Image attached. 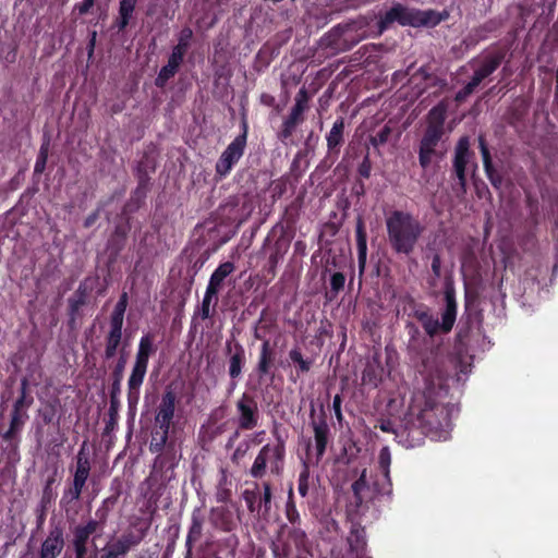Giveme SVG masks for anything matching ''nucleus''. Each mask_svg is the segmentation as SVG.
<instances>
[{"instance_id": "2", "label": "nucleus", "mask_w": 558, "mask_h": 558, "mask_svg": "<svg viewBox=\"0 0 558 558\" xmlns=\"http://www.w3.org/2000/svg\"><path fill=\"white\" fill-rule=\"evenodd\" d=\"M446 119L447 105L444 101L434 106L425 117V126L422 130L416 150L418 165L423 170L441 161L447 154Z\"/></svg>"}, {"instance_id": "58", "label": "nucleus", "mask_w": 558, "mask_h": 558, "mask_svg": "<svg viewBox=\"0 0 558 558\" xmlns=\"http://www.w3.org/2000/svg\"><path fill=\"white\" fill-rule=\"evenodd\" d=\"M126 365V355L124 352V347L121 349V354L117 360V363L112 369L111 378H121L123 379V373Z\"/></svg>"}, {"instance_id": "48", "label": "nucleus", "mask_w": 558, "mask_h": 558, "mask_svg": "<svg viewBox=\"0 0 558 558\" xmlns=\"http://www.w3.org/2000/svg\"><path fill=\"white\" fill-rule=\"evenodd\" d=\"M149 191L150 187L136 185L135 190L131 194L130 201L126 206L130 207L131 210L138 209L140 207H142V205H144Z\"/></svg>"}, {"instance_id": "42", "label": "nucleus", "mask_w": 558, "mask_h": 558, "mask_svg": "<svg viewBox=\"0 0 558 558\" xmlns=\"http://www.w3.org/2000/svg\"><path fill=\"white\" fill-rule=\"evenodd\" d=\"M383 378V367L368 363L362 374V383L373 388L378 387Z\"/></svg>"}, {"instance_id": "38", "label": "nucleus", "mask_w": 558, "mask_h": 558, "mask_svg": "<svg viewBox=\"0 0 558 558\" xmlns=\"http://www.w3.org/2000/svg\"><path fill=\"white\" fill-rule=\"evenodd\" d=\"M181 64L182 62L169 57L167 64L160 69L155 80V85L159 88H163L167 82L178 73Z\"/></svg>"}, {"instance_id": "57", "label": "nucleus", "mask_w": 558, "mask_h": 558, "mask_svg": "<svg viewBox=\"0 0 558 558\" xmlns=\"http://www.w3.org/2000/svg\"><path fill=\"white\" fill-rule=\"evenodd\" d=\"M105 522L101 521L98 518L88 520L85 524H77L78 527H81L85 533L89 534L90 536L95 534L98 531H102L105 526Z\"/></svg>"}, {"instance_id": "54", "label": "nucleus", "mask_w": 558, "mask_h": 558, "mask_svg": "<svg viewBox=\"0 0 558 558\" xmlns=\"http://www.w3.org/2000/svg\"><path fill=\"white\" fill-rule=\"evenodd\" d=\"M49 155V140L45 141L40 148L34 166V172L40 174L45 171Z\"/></svg>"}, {"instance_id": "29", "label": "nucleus", "mask_w": 558, "mask_h": 558, "mask_svg": "<svg viewBox=\"0 0 558 558\" xmlns=\"http://www.w3.org/2000/svg\"><path fill=\"white\" fill-rule=\"evenodd\" d=\"M284 538L294 547L298 556L302 554H307L310 551L311 545L308 542V537L304 530L300 526H289L286 530Z\"/></svg>"}, {"instance_id": "62", "label": "nucleus", "mask_w": 558, "mask_h": 558, "mask_svg": "<svg viewBox=\"0 0 558 558\" xmlns=\"http://www.w3.org/2000/svg\"><path fill=\"white\" fill-rule=\"evenodd\" d=\"M56 413H57L56 407L50 403L38 411L40 418L43 420L44 424H46V425L51 424L53 422V420L56 417Z\"/></svg>"}, {"instance_id": "19", "label": "nucleus", "mask_w": 558, "mask_h": 558, "mask_svg": "<svg viewBox=\"0 0 558 558\" xmlns=\"http://www.w3.org/2000/svg\"><path fill=\"white\" fill-rule=\"evenodd\" d=\"M345 119L338 117L333 122L330 131L326 134L327 156L336 160L341 151V147L345 142Z\"/></svg>"}, {"instance_id": "39", "label": "nucleus", "mask_w": 558, "mask_h": 558, "mask_svg": "<svg viewBox=\"0 0 558 558\" xmlns=\"http://www.w3.org/2000/svg\"><path fill=\"white\" fill-rule=\"evenodd\" d=\"M122 339L123 331L108 330L105 337V360H111L117 355L119 347L122 344Z\"/></svg>"}, {"instance_id": "37", "label": "nucleus", "mask_w": 558, "mask_h": 558, "mask_svg": "<svg viewBox=\"0 0 558 558\" xmlns=\"http://www.w3.org/2000/svg\"><path fill=\"white\" fill-rule=\"evenodd\" d=\"M218 294L219 293L214 290L206 288L199 308V316L203 320L209 319L215 315L216 306L219 301Z\"/></svg>"}, {"instance_id": "27", "label": "nucleus", "mask_w": 558, "mask_h": 558, "mask_svg": "<svg viewBox=\"0 0 558 558\" xmlns=\"http://www.w3.org/2000/svg\"><path fill=\"white\" fill-rule=\"evenodd\" d=\"M295 102L286 120L299 125L304 121V112L310 108L311 95L305 87L300 88L294 98Z\"/></svg>"}, {"instance_id": "1", "label": "nucleus", "mask_w": 558, "mask_h": 558, "mask_svg": "<svg viewBox=\"0 0 558 558\" xmlns=\"http://www.w3.org/2000/svg\"><path fill=\"white\" fill-rule=\"evenodd\" d=\"M444 376L434 379V384L423 380L425 390L415 399L407 412L408 427L399 434L400 445L407 449L420 447L425 438L446 440L451 429L450 409L432 397L436 386H440Z\"/></svg>"}, {"instance_id": "47", "label": "nucleus", "mask_w": 558, "mask_h": 558, "mask_svg": "<svg viewBox=\"0 0 558 558\" xmlns=\"http://www.w3.org/2000/svg\"><path fill=\"white\" fill-rule=\"evenodd\" d=\"M156 168L157 161L155 156H153L149 151H144L141 159L136 162L134 172L155 173Z\"/></svg>"}, {"instance_id": "24", "label": "nucleus", "mask_w": 558, "mask_h": 558, "mask_svg": "<svg viewBox=\"0 0 558 558\" xmlns=\"http://www.w3.org/2000/svg\"><path fill=\"white\" fill-rule=\"evenodd\" d=\"M355 239L360 275H363L367 259V232L364 218L359 215L355 223Z\"/></svg>"}, {"instance_id": "23", "label": "nucleus", "mask_w": 558, "mask_h": 558, "mask_svg": "<svg viewBox=\"0 0 558 558\" xmlns=\"http://www.w3.org/2000/svg\"><path fill=\"white\" fill-rule=\"evenodd\" d=\"M275 357L276 352L271 347L270 341L268 339H264L259 349L258 361L255 367V372L258 376L259 381H263V379L269 375L270 379L274 378L271 368L274 367Z\"/></svg>"}, {"instance_id": "61", "label": "nucleus", "mask_w": 558, "mask_h": 558, "mask_svg": "<svg viewBox=\"0 0 558 558\" xmlns=\"http://www.w3.org/2000/svg\"><path fill=\"white\" fill-rule=\"evenodd\" d=\"M296 126H298L296 124L291 123L290 121L284 119V121L282 122L281 129L278 132V135H277L278 138L284 143L287 140H289L292 136Z\"/></svg>"}, {"instance_id": "9", "label": "nucleus", "mask_w": 558, "mask_h": 558, "mask_svg": "<svg viewBox=\"0 0 558 558\" xmlns=\"http://www.w3.org/2000/svg\"><path fill=\"white\" fill-rule=\"evenodd\" d=\"M242 132L226 147L215 165L216 177L219 180L227 178L233 167L243 157L247 144L248 124L246 119L241 121Z\"/></svg>"}, {"instance_id": "53", "label": "nucleus", "mask_w": 558, "mask_h": 558, "mask_svg": "<svg viewBox=\"0 0 558 558\" xmlns=\"http://www.w3.org/2000/svg\"><path fill=\"white\" fill-rule=\"evenodd\" d=\"M392 128L386 123L376 134L369 136V143L374 148L385 145L391 136Z\"/></svg>"}, {"instance_id": "11", "label": "nucleus", "mask_w": 558, "mask_h": 558, "mask_svg": "<svg viewBox=\"0 0 558 558\" xmlns=\"http://www.w3.org/2000/svg\"><path fill=\"white\" fill-rule=\"evenodd\" d=\"M279 225H276L271 231L266 236L263 250H266L268 253V263H267V271L272 277L276 275V269L279 264L288 253L290 248L291 240L287 236L283 227H281L280 235L271 242V238L275 235L277 228Z\"/></svg>"}, {"instance_id": "30", "label": "nucleus", "mask_w": 558, "mask_h": 558, "mask_svg": "<svg viewBox=\"0 0 558 558\" xmlns=\"http://www.w3.org/2000/svg\"><path fill=\"white\" fill-rule=\"evenodd\" d=\"M137 0H120L118 16L113 22V27L118 32H123L130 25L133 14L135 12Z\"/></svg>"}, {"instance_id": "12", "label": "nucleus", "mask_w": 558, "mask_h": 558, "mask_svg": "<svg viewBox=\"0 0 558 558\" xmlns=\"http://www.w3.org/2000/svg\"><path fill=\"white\" fill-rule=\"evenodd\" d=\"M235 409L239 429L252 430L258 425L259 409L254 396L243 392L235 402Z\"/></svg>"}, {"instance_id": "45", "label": "nucleus", "mask_w": 558, "mask_h": 558, "mask_svg": "<svg viewBox=\"0 0 558 558\" xmlns=\"http://www.w3.org/2000/svg\"><path fill=\"white\" fill-rule=\"evenodd\" d=\"M286 518L291 524V526H300L301 525V517L299 513V510L296 509L295 502L293 500V492L292 488H290L288 494V500L286 504Z\"/></svg>"}, {"instance_id": "10", "label": "nucleus", "mask_w": 558, "mask_h": 558, "mask_svg": "<svg viewBox=\"0 0 558 558\" xmlns=\"http://www.w3.org/2000/svg\"><path fill=\"white\" fill-rule=\"evenodd\" d=\"M286 456L284 441L278 438V444L271 446L266 444L258 451L251 469L250 475L254 478H262L267 471V464L270 463V471L274 474H280Z\"/></svg>"}, {"instance_id": "6", "label": "nucleus", "mask_w": 558, "mask_h": 558, "mask_svg": "<svg viewBox=\"0 0 558 558\" xmlns=\"http://www.w3.org/2000/svg\"><path fill=\"white\" fill-rule=\"evenodd\" d=\"M390 464H391V453L388 447H384L379 451L378 456V465L381 471V478L376 480L372 487L367 484L366 481V469H364L360 475V477L354 481L351 485V489L353 493V505L357 509L364 502L378 498V497H387L390 499L392 494V483L390 478Z\"/></svg>"}, {"instance_id": "16", "label": "nucleus", "mask_w": 558, "mask_h": 558, "mask_svg": "<svg viewBox=\"0 0 558 558\" xmlns=\"http://www.w3.org/2000/svg\"><path fill=\"white\" fill-rule=\"evenodd\" d=\"M404 301L411 308V316L416 318L422 327L424 328L425 332L429 337H434L440 331V323L438 318H435L430 312L429 308L423 304L417 303L412 296L408 295L404 298Z\"/></svg>"}, {"instance_id": "41", "label": "nucleus", "mask_w": 558, "mask_h": 558, "mask_svg": "<svg viewBox=\"0 0 558 558\" xmlns=\"http://www.w3.org/2000/svg\"><path fill=\"white\" fill-rule=\"evenodd\" d=\"M88 294V287L85 283H80L74 294L68 300V311L80 313L81 307L87 303Z\"/></svg>"}, {"instance_id": "60", "label": "nucleus", "mask_w": 558, "mask_h": 558, "mask_svg": "<svg viewBox=\"0 0 558 558\" xmlns=\"http://www.w3.org/2000/svg\"><path fill=\"white\" fill-rule=\"evenodd\" d=\"M90 535L85 533L81 527L75 525L72 530L71 545H87Z\"/></svg>"}, {"instance_id": "44", "label": "nucleus", "mask_w": 558, "mask_h": 558, "mask_svg": "<svg viewBox=\"0 0 558 558\" xmlns=\"http://www.w3.org/2000/svg\"><path fill=\"white\" fill-rule=\"evenodd\" d=\"M289 359L292 363L296 365L298 374H304L310 372L313 361L310 359H304L301 350L299 348H293L289 352Z\"/></svg>"}, {"instance_id": "17", "label": "nucleus", "mask_w": 558, "mask_h": 558, "mask_svg": "<svg viewBox=\"0 0 558 558\" xmlns=\"http://www.w3.org/2000/svg\"><path fill=\"white\" fill-rule=\"evenodd\" d=\"M225 352L228 355V374L230 379H240L246 364L245 349L240 342L227 340Z\"/></svg>"}, {"instance_id": "3", "label": "nucleus", "mask_w": 558, "mask_h": 558, "mask_svg": "<svg viewBox=\"0 0 558 558\" xmlns=\"http://www.w3.org/2000/svg\"><path fill=\"white\" fill-rule=\"evenodd\" d=\"M449 17L447 10L441 12L434 9L421 10L409 7L402 2L393 1L391 7L379 14L376 36L383 35L386 31L398 24L402 27H427L433 28Z\"/></svg>"}, {"instance_id": "15", "label": "nucleus", "mask_w": 558, "mask_h": 558, "mask_svg": "<svg viewBox=\"0 0 558 558\" xmlns=\"http://www.w3.org/2000/svg\"><path fill=\"white\" fill-rule=\"evenodd\" d=\"M347 543L349 546L348 558H371L367 555V535L365 526L352 519Z\"/></svg>"}, {"instance_id": "50", "label": "nucleus", "mask_w": 558, "mask_h": 558, "mask_svg": "<svg viewBox=\"0 0 558 558\" xmlns=\"http://www.w3.org/2000/svg\"><path fill=\"white\" fill-rule=\"evenodd\" d=\"M120 402L110 401L108 420L104 428V435H109L118 425Z\"/></svg>"}, {"instance_id": "35", "label": "nucleus", "mask_w": 558, "mask_h": 558, "mask_svg": "<svg viewBox=\"0 0 558 558\" xmlns=\"http://www.w3.org/2000/svg\"><path fill=\"white\" fill-rule=\"evenodd\" d=\"M276 317L266 307L260 312L259 318L254 327V338L264 340L266 335L275 327Z\"/></svg>"}, {"instance_id": "46", "label": "nucleus", "mask_w": 558, "mask_h": 558, "mask_svg": "<svg viewBox=\"0 0 558 558\" xmlns=\"http://www.w3.org/2000/svg\"><path fill=\"white\" fill-rule=\"evenodd\" d=\"M289 184L290 180L288 175H282L271 181L269 190L272 202L280 199L287 193Z\"/></svg>"}, {"instance_id": "51", "label": "nucleus", "mask_w": 558, "mask_h": 558, "mask_svg": "<svg viewBox=\"0 0 558 558\" xmlns=\"http://www.w3.org/2000/svg\"><path fill=\"white\" fill-rule=\"evenodd\" d=\"M54 476H50L47 478L46 484L43 489V495L40 498L39 507L44 509H48L52 501L56 499L57 494L53 492L52 485L54 483Z\"/></svg>"}, {"instance_id": "32", "label": "nucleus", "mask_w": 558, "mask_h": 558, "mask_svg": "<svg viewBox=\"0 0 558 558\" xmlns=\"http://www.w3.org/2000/svg\"><path fill=\"white\" fill-rule=\"evenodd\" d=\"M235 270V265L232 262L221 263L211 274L207 288L219 293L225 284V280Z\"/></svg>"}, {"instance_id": "49", "label": "nucleus", "mask_w": 558, "mask_h": 558, "mask_svg": "<svg viewBox=\"0 0 558 558\" xmlns=\"http://www.w3.org/2000/svg\"><path fill=\"white\" fill-rule=\"evenodd\" d=\"M345 283L344 274L337 271L330 277V290L326 293V298L329 300L335 299L340 291L343 290Z\"/></svg>"}, {"instance_id": "52", "label": "nucleus", "mask_w": 558, "mask_h": 558, "mask_svg": "<svg viewBox=\"0 0 558 558\" xmlns=\"http://www.w3.org/2000/svg\"><path fill=\"white\" fill-rule=\"evenodd\" d=\"M310 477H311L310 465L306 461H304L302 470L299 474V480H298V492L302 497H306L308 494Z\"/></svg>"}, {"instance_id": "63", "label": "nucleus", "mask_w": 558, "mask_h": 558, "mask_svg": "<svg viewBox=\"0 0 558 558\" xmlns=\"http://www.w3.org/2000/svg\"><path fill=\"white\" fill-rule=\"evenodd\" d=\"M1 438L3 441L9 444V447L12 450H14V451L17 450L19 441H20L17 433L8 428V430L1 435Z\"/></svg>"}, {"instance_id": "5", "label": "nucleus", "mask_w": 558, "mask_h": 558, "mask_svg": "<svg viewBox=\"0 0 558 558\" xmlns=\"http://www.w3.org/2000/svg\"><path fill=\"white\" fill-rule=\"evenodd\" d=\"M405 328L410 335L408 350L414 368L422 377V380H426L428 385H433L434 379H439L445 376L444 359L440 354V350L435 345L421 344L418 339L420 329L414 323L408 322Z\"/></svg>"}, {"instance_id": "22", "label": "nucleus", "mask_w": 558, "mask_h": 558, "mask_svg": "<svg viewBox=\"0 0 558 558\" xmlns=\"http://www.w3.org/2000/svg\"><path fill=\"white\" fill-rule=\"evenodd\" d=\"M177 393L171 387H167L161 396L155 416V423L171 426L175 412Z\"/></svg>"}, {"instance_id": "14", "label": "nucleus", "mask_w": 558, "mask_h": 558, "mask_svg": "<svg viewBox=\"0 0 558 558\" xmlns=\"http://www.w3.org/2000/svg\"><path fill=\"white\" fill-rule=\"evenodd\" d=\"M444 301L446 306L441 314V322H439L440 331L444 333H448L452 330L453 325L456 323L458 308L454 282L451 278H446L445 280Z\"/></svg>"}, {"instance_id": "64", "label": "nucleus", "mask_w": 558, "mask_h": 558, "mask_svg": "<svg viewBox=\"0 0 558 558\" xmlns=\"http://www.w3.org/2000/svg\"><path fill=\"white\" fill-rule=\"evenodd\" d=\"M271 485L268 482L263 483V496L260 498V504L264 505L265 510L268 511L271 507Z\"/></svg>"}, {"instance_id": "26", "label": "nucleus", "mask_w": 558, "mask_h": 558, "mask_svg": "<svg viewBox=\"0 0 558 558\" xmlns=\"http://www.w3.org/2000/svg\"><path fill=\"white\" fill-rule=\"evenodd\" d=\"M286 530H288V524H281L276 538L269 544L272 558H291L295 551L294 547L284 538Z\"/></svg>"}, {"instance_id": "33", "label": "nucleus", "mask_w": 558, "mask_h": 558, "mask_svg": "<svg viewBox=\"0 0 558 558\" xmlns=\"http://www.w3.org/2000/svg\"><path fill=\"white\" fill-rule=\"evenodd\" d=\"M33 403L34 397L32 396L29 389V380L27 377H23L21 379L19 397L12 405V410L21 413H28V409L33 405Z\"/></svg>"}, {"instance_id": "40", "label": "nucleus", "mask_w": 558, "mask_h": 558, "mask_svg": "<svg viewBox=\"0 0 558 558\" xmlns=\"http://www.w3.org/2000/svg\"><path fill=\"white\" fill-rule=\"evenodd\" d=\"M408 427L407 424V413L404 414V417L400 421V423L397 425L390 418H379L375 425V428H379L384 433H391L395 435V439L398 444H400V437L399 434L401 430L405 429Z\"/></svg>"}, {"instance_id": "31", "label": "nucleus", "mask_w": 558, "mask_h": 558, "mask_svg": "<svg viewBox=\"0 0 558 558\" xmlns=\"http://www.w3.org/2000/svg\"><path fill=\"white\" fill-rule=\"evenodd\" d=\"M130 227L125 225L116 226L108 240L107 247L112 258H116L124 248Z\"/></svg>"}, {"instance_id": "4", "label": "nucleus", "mask_w": 558, "mask_h": 558, "mask_svg": "<svg viewBox=\"0 0 558 558\" xmlns=\"http://www.w3.org/2000/svg\"><path fill=\"white\" fill-rule=\"evenodd\" d=\"M388 243L398 255H411L425 230L421 221L409 211L393 210L386 219Z\"/></svg>"}, {"instance_id": "8", "label": "nucleus", "mask_w": 558, "mask_h": 558, "mask_svg": "<svg viewBox=\"0 0 558 558\" xmlns=\"http://www.w3.org/2000/svg\"><path fill=\"white\" fill-rule=\"evenodd\" d=\"M473 158L474 153L470 149L469 136H461L454 147L451 169V178L453 180L452 191L458 197L464 196L466 194V167Z\"/></svg>"}, {"instance_id": "13", "label": "nucleus", "mask_w": 558, "mask_h": 558, "mask_svg": "<svg viewBox=\"0 0 558 558\" xmlns=\"http://www.w3.org/2000/svg\"><path fill=\"white\" fill-rule=\"evenodd\" d=\"M315 409L312 407L310 416H311V426L314 432L315 447H316V459L317 462L323 458L326 452V448L329 440L330 428L327 423V415L324 409V405L320 407V413L315 418Z\"/></svg>"}, {"instance_id": "18", "label": "nucleus", "mask_w": 558, "mask_h": 558, "mask_svg": "<svg viewBox=\"0 0 558 558\" xmlns=\"http://www.w3.org/2000/svg\"><path fill=\"white\" fill-rule=\"evenodd\" d=\"M64 529L60 524L52 525L41 543L39 558H57L64 547Z\"/></svg>"}, {"instance_id": "36", "label": "nucleus", "mask_w": 558, "mask_h": 558, "mask_svg": "<svg viewBox=\"0 0 558 558\" xmlns=\"http://www.w3.org/2000/svg\"><path fill=\"white\" fill-rule=\"evenodd\" d=\"M193 31L190 27H183L179 34L178 44L172 48L169 57L183 62L187 49L190 48Z\"/></svg>"}, {"instance_id": "43", "label": "nucleus", "mask_w": 558, "mask_h": 558, "mask_svg": "<svg viewBox=\"0 0 558 558\" xmlns=\"http://www.w3.org/2000/svg\"><path fill=\"white\" fill-rule=\"evenodd\" d=\"M215 525L223 532H231L235 527L232 514L225 508L213 509Z\"/></svg>"}, {"instance_id": "34", "label": "nucleus", "mask_w": 558, "mask_h": 558, "mask_svg": "<svg viewBox=\"0 0 558 558\" xmlns=\"http://www.w3.org/2000/svg\"><path fill=\"white\" fill-rule=\"evenodd\" d=\"M155 429L151 432L149 450L153 453H161L169 438L170 427L166 424L155 423Z\"/></svg>"}, {"instance_id": "20", "label": "nucleus", "mask_w": 558, "mask_h": 558, "mask_svg": "<svg viewBox=\"0 0 558 558\" xmlns=\"http://www.w3.org/2000/svg\"><path fill=\"white\" fill-rule=\"evenodd\" d=\"M507 52L508 49L506 47L494 45L481 58L473 59L472 62H477L480 69H483L487 75H492L504 62Z\"/></svg>"}, {"instance_id": "55", "label": "nucleus", "mask_w": 558, "mask_h": 558, "mask_svg": "<svg viewBox=\"0 0 558 558\" xmlns=\"http://www.w3.org/2000/svg\"><path fill=\"white\" fill-rule=\"evenodd\" d=\"M28 418V413H21L12 410L10 414L9 429L20 434Z\"/></svg>"}, {"instance_id": "7", "label": "nucleus", "mask_w": 558, "mask_h": 558, "mask_svg": "<svg viewBox=\"0 0 558 558\" xmlns=\"http://www.w3.org/2000/svg\"><path fill=\"white\" fill-rule=\"evenodd\" d=\"M157 351L155 335L147 332L140 339L135 360L128 379V405L135 409L140 401L141 387L144 383L150 356Z\"/></svg>"}, {"instance_id": "25", "label": "nucleus", "mask_w": 558, "mask_h": 558, "mask_svg": "<svg viewBox=\"0 0 558 558\" xmlns=\"http://www.w3.org/2000/svg\"><path fill=\"white\" fill-rule=\"evenodd\" d=\"M147 527L136 532L129 531L121 535L110 547L119 555L124 556L131 548L137 546L145 537Z\"/></svg>"}, {"instance_id": "56", "label": "nucleus", "mask_w": 558, "mask_h": 558, "mask_svg": "<svg viewBox=\"0 0 558 558\" xmlns=\"http://www.w3.org/2000/svg\"><path fill=\"white\" fill-rule=\"evenodd\" d=\"M117 500V496H110L104 499L100 507L96 510L95 517L106 523L108 520L110 509L116 505Z\"/></svg>"}, {"instance_id": "59", "label": "nucleus", "mask_w": 558, "mask_h": 558, "mask_svg": "<svg viewBox=\"0 0 558 558\" xmlns=\"http://www.w3.org/2000/svg\"><path fill=\"white\" fill-rule=\"evenodd\" d=\"M124 314L123 312L112 311L109 319V330L123 331Z\"/></svg>"}, {"instance_id": "28", "label": "nucleus", "mask_w": 558, "mask_h": 558, "mask_svg": "<svg viewBox=\"0 0 558 558\" xmlns=\"http://www.w3.org/2000/svg\"><path fill=\"white\" fill-rule=\"evenodd\" d=\"M204 522L205 517L202 510L198 508L194 509L191 515V525L185 541V546L189 555H191L194 544L197 543L203 535Z\"/></svg>"}, {"instance_id": "21", "label": "nucleus", "mask_w": 558, "mask_h": 558, "mask_svg": "<svg viewBox=\"0 0 558 558\" xmlns=\"http://www.w3.org/2000/svg\"><path fill=\"white\" fill-rule=\"evenodd\" d=\"M478 148L482 155L484 171L487 179L494 189L501 190L504 184V177L493 163V158L484 135L478 136Z\"/></svg>"}]
</instances>
